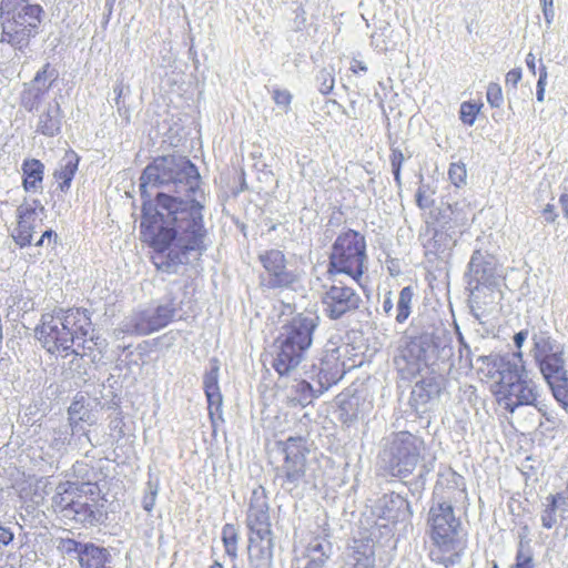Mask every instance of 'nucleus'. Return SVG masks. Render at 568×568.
Wrapping results in <instances>:
<instances>
[{
  "mask_svg": "<svg viewBox=\"0 0 568 568\" xmlns=\"http://www.w3.org/2000/svg\"><path fill=\"white\" fill-rule=\"evenodd\" d=\"M50 447L58 453H64L68 449H77L72 444V437L70 436L69 428L65 425L52 430Z\"/></svg>",
  "mask_w": 568,
  "mask_h": 568,
  "instance_id": "39",
  "label": "nucleus"
},
{
  "mask_svg": "<svg viewBox=\"0 0 568 568\" xmlns=\"http://www.w3.org/2000/svg\"><path fill=\"white\" fill-rule=\"evenodd\" d=\"M390 155H389V162L392 170H402L403 163L405 161V156L398 148H390Z\"/></svg>",
  "mask_w": 568,
  "mask_h": 568,
  "instance_id": "60",
  "label": "nucleus"
},
{
  "mask_svg": "<svg viewBox=\"0 0 568 568\" xmlns=\"http://www.w3.org/2000/svg\"><path fill=\"white\" fill-rule=\"evenodd\" d=\"M375 540L367 530L358 531L345 550L344 568H375Z\"/></svg>",
  "mask_w": 568,
  "mask_h": 568,
  "instance_id": "21",
  "label": "nucleus"
},
{
  "mask_svg": "<svg viewBox=\"0 0 568 568\" xmlns=\"http://www.w3.org/2000/svg\"><path fill=\"white\" fill-rule=\"evenodd\" d=\"M540 6L547 28H550L555 19L554 0H540Z\"/></svg>",
  "mask_w": 568,
  "mask_h": 568,
  "instance_id": "58",
  "label": "nucleus"
},
{
  "mask_svg": "<svg viewBox=\"0 0 568 568\" xmlns=\"http://www.w3.org/2000/svg\"><path fill=\"white\" fill-rule=\"evenodd\" d=\"M283 455L282 464L274 469V480L285 493L294 495L301 486L307 485L306 456L310 453L307 440L302 436H290L285 440L276 442Z\"/></svg>",
  "mask_w": 568,
  "mask_h": 568,
  "instance_id": "11",
  "label": "nucleus"
},
{
  "mask_svg": "<svg viewBox=\"0 0 568 568\" xmlns=\"http://www.w3.org/2000/svg\"><path fill=\"white\" fill-rule=\"evenodd\" d=\"M40 207L42 211L44 207L42 206L40 200H33L31 203L24 201L17 209V219L18 222L33 224L36 222V210Z\"/></svg>",
  "mask_w": 568,
  "mask_h": 568,
  "instance_id": "44",
  "label": "nucleus"
},
{
  "mask_svg": "<svg viewBox=\"0 0 568 568\" xmlns=\"http://www.w3.org/2000/svg\"><path fill=\"white\" fill-rule=\"evenodd\" d=\"M477 362L483 363L479 369H486V375L495 381L494 394L505 410L513 414L518 407L532 406L546 422L558 424L556 413L540 399L539 385L528 376L521 352L478 356Z\"/></svg>",
  "mask_w": 568,
  "mask_h": 568,
  "instance_id": "3",
  "label": "nucleus"
},
{
  "mask_svg": "<svg viewBox=\"0 0 568 568\" xmlns=\"http://www.w3.org/2000/svg\"><path fill=\"white\" fill-rule=\"evenodd\" d=\"M57 314L67 333L70 354L83 357L88 355V352L102 344L100 337L93 335L94 328L88 310L61 308L57 311Z\"/></svg>",
  "mask_w": 568,
  "mask_h": 568,
  "instance_id": "13",
  "label": "nucleus"
},
{
  "mask_svg": "<svg viewBox=\"0 0 568 568\" xmlns=\"http://www.w3.org/2000/svg\"><path fill=\"white\" fill-rule=\"evenodd\" d=\"M366 251H332L327 267V280L334 278L337 274H347L358 281L363 274L362 264Z\"/></svg>",
  "mask_w": 568,
  "mask_h": 568,
  "instance_id": "24",
  "label": "nucleus"
},
{
  "mask_svg": "<svg viewBox=\"0 0 568 568\" xmlns=\"http://www.w3.org/2000/svg\"><path fill=\"white\" fill-rule=\"evenodd\" d=\"M34 333L39 342L50 354H70L67 333L57 312L43 314Z\"/></svg>",
  "mask_w": 568,
  "mask_h": 568,
  "instance_id": "20",
  "label": "nucleus"
},
{
  "mask_svg": "<svg viewBox=\"0 0 568 568\" xmlns=\"http://www.w3.org/2000/svg\"><path fill=\"white\" fill-rule=\"evenodd\" d=\"M498 262L488 251H474L468 263V273L470 277L467 288L473 293L480 285H491L497 275Z\"/></svg>",
  "mask_w": 568,
  "mask_h": 568,
  "instance_id": "22",
  "label": "nucleus"
},
{
  "mask_svg": "<svg viewBox=\"0 0 568 568\" xmlns=\"http://www.w3.org/2000/svg\"><path fill=\"white\" fill-rule=\"evenodd\" d=\"M415 202L420 210L430 209L435 203L434 199L425 194L423 186L418 187L415 194Z\"/></svg>",
  "mask_w": 568,
  "mask_h": 568,
  "instance_id": "56",
  "label": "nucleus"
},
{
  "mask_svg": "<svg viewBox=\"0 0 568 568\" xmlns=\"http://www.w3.org/2000/svg\"><path fill=\"white\" fill-rule=\"evenodd\" d=\"M438 213L436 220L443 223L454 222L456 224H465L468 220V213L470 211L469 203L466 201H456L454 203H442V206L437 209Z\"/></svg>",
  "mask_w": 568,
  "mask_h": 568,
  "instance_id": "35",
  "label": "nucleus"
},
{
  "mask_svg": "<svg viewBox=\"0 0 568 568\" xmlns=\"http://www.w3.org/2000/svg\"><path fill=\"white\" fill-rule=\"evenodd\" d=\"M318 324L317 315L298 313L281 326L273 342L272 361L280 376H288L305 359Z\"/></svg>",
  "mask_w": 568,
  "mask_h": 568,
  "instance_id": "6",
  "label": "nucleus"
},
{
  "mask_svg": "<svg viewBox=\"0 0 568 568\" xmlns=\"http://www.w3.org/2000/svg\"><path fill=\"white\" fill-rule=\"evenodd\" d=\"M481 104L473 101H465L460 104L459 120L466 125H474Z\"/></svg>",
  "mask_w": 568,
  "mask_h": 568,
  "instance_id": "48",
  "label": "nucleus"
},
{
  "mask_svg": "<svg viewBox=\"0 0 568 568\" xmlns=\"http://www.w3.org/2000/svg\"><path fill=\"white\" fill-rule=\"evenodd\" d=\"M64 113L57 99L50 101L39 113L36 133L47 138H55L61 134Z\"/></svg>",
  "mask_w": 568,
  "mask_h": 568,
  "instance_id": "27",
  "label": "nucleus"
},
{
  "mask_svg": "<svg viewBox=\"0 0 568 568\" xmlns=\"http://www.w3.org/2000/svg\"><path fill=\"white\" fill-rule=\"evenodd\" d=\"M453 356L452 337L446 329L425 332L410 338L394 357L395 368L402 379L412 381Z\"/></svg>",
  "mask_w": 568,
  "mask_h": 568,
  "instance_id": "5",
  "label": "nucleus"
},
{
  "mask_svg": "<svg viewBox=\"0 0 568 568\" xmlns=\"http://www.w3.org/2000/svg\"><path fill=\"white\" fill-rule=\"evenodd\" d=\"M374 514L379 520L385 521L382 526L407 521L413 515L408 500L396 493L384 494L378 498Z\"/></svg>",
  "mask_w": 568,
  "mask_h": 568,
  "instance_id": "23",
  "label": "nucleus"
},
{
  "mask_svg": "<svg viewBox=\"0 0 568 568\" xmlns=\"http://www.w3.org/2000/svg\"><path fill=\"white\" fill-rule=\"evenodd\" d=\"M14 538L13 531L9 527H4L0 524V545L8 546Z\"/></svg>",
  "mask_w": 568,
  "mask_h": 568,
  "instance_id": "63",
  "label": "nucleus"
},
{
  "mask_svg": "<svg viewBox=\"0 0 568 568\" xmlns=\"http://www.w3.org/2000/svg\"><path fill=\"white\" fill-rule=\"evenodd\" d=\"M557 514L564 521L568 514V487L555 494H549L542 503L540 514L541 526L545 529H551L557 525Z\"/></svg>",
  "mask_w": 568,
  "mask_h": 568,
  "instance_id": "26",
  "label": "nucleus"
},
{
  "mask_svg": "<svg viewBox=\"0 0 568 568\" xmlns=\"http://www.w3.org/2000/svg\"><path fill=\"white\" fill-rule=\"evenodd\" d=\"M99 405L100 402L97 398L91 399L79 392L68 407V419H75L89 425H94L98 420L94 409Z\"/></svg>",
  "mask_w": 568,
  "mask_h": 568,
  "instance_id": "30",
  "label": "nucleus"
},
{
  "mask_svg": "<svg viewBox=\"0 0 568 568\" xmlns=\"http://www.w3.org/2000/svg\"><path fill=\"white\" fill-rule=\"evenodd\" d=\"M331 248H366L365 237L359 232L348 229L337 236Z\"/></svg>",
  "mask_w": 568,
  "mask_h": 568,
  "instance_id": "38",
  "label": "nucleus"
},
{
  "mask_svg": "<svg viewBox=\"0 0 568 568\" xmlns=\"http://www.w3.org/2000/svg\"><path fill=\"white\" fill-rule=\"evenodd\" d=\"M88 546V542H81L75 539L65 538L61 539L59 545V550L67 556H74L78 560H80L82 550Z\"/></svg>",
  "mask_w": 568,
  "mask_h": 568,
  "instance_id": "49",
  "label": "nucleus"
},
{
  "mask_svg": "<svg viewBox=\"0 0 568 568\" xmlns=\"http://www.w3.org/2000/svg\"><path fill=\"white\" fill-rule=\"evenodd\" d=\"M424 468L426 467L424 466ZM427 473L428 469H425L424 471H420L415 479H410L409 481L405 483L410 494H413L414 496H419L422 494V491L425 488Z\"/></svg>",
  "mask_w": 568,
  "mask_h": 568,
  "instance_id": "54",
  "label": "nucleus"
},
{
  "mask_svg": "<svg viewBox=\"0 0 568 568\" xmlns=\"http://www.w3.org/2000/svg\"><path fill=\"white\" fill-rule=\"evenodd\" d=\"M182 301L168 293L154 310H144L128 316L122 321L120 329L126 335L145 336L168 326L174 320L183 318Z\"/></svg>",
  "mask_w": 568,
  "mask_h": 568,
  "instance_id": "12",
  "label": "nucleus"
},
{
  "mask_svg": "<svg viewBox=\"0 0 568 568\" xmlns=\"http://www.w3.org/2000/svg\"><path fill=\"white\" fill-rule=\"evenodd\" d=\"M45 11L30 0H0V44L24 54L41 32Z\"/></svg>",
  "mask_w": 568,
  "mask_h": 568,
  "instance_id": "7",
  "label": "nucleus"
},
{
  "mask_svg": "<svg viewBox=\"0 0 568 568\" xmlns=\"http://www.w3.org/2000/svg\"><path fill=\"white\" fill-rule=\"evenodd\" d=\"M105 503L99 484L92 481L60 483L52 497L55 513L83 527H95L105 523Z\"/></svg>",
  "mask_w": 568,
  "mask_h": 568,
  "instance_id": "4",
  "label": "nucleus"
},
{
  "mask_svg": "<svg viewBox=\"0 0 568 568\" xmlns=\"http://www.w3.org/2000/svg\"><path fill=\"white\" fill-rule=\"evenodd\" d=\"M448 178L456 187H460L462 185L466 184V165L462 162L452 163L448 170Z\"/></svg>",
  "mask_w": 568,
  "mask_h": 568,
  "instance_id": "51",
  "label": "nucleus"
},
{
  "mask_svg": "<svg viewBox=\"0 0 568 568\" xmlns=\"http://www.w3.org/2000/svg\"><path fill=\"white\" fill-rule=\"evenodd\" d=\"M291 392L292 397L290 398V403L293 406L306 407L312 404L315 398L322 396L326 390H318V385L305 377L294 384Z\"/></svg>",
  "mask_w": 568,
  "mask_h": 568,
  "instance_id": "33",
  "label": "nucleus"
},
{
  "mask_svg": "<svg viewBox=\"0 0 568 568\" xmlns=\"http://www.w3.org/2000/svg\"><path fill=\"white\" fill-rule=\"evenodd\" d=\"M109 418V429H110V438L112 442L118 443L125 436V423L123 418V413L120 406H115L113 412L108 416Z\"/></svg>",
  "mask_w": 568,
  "mask_h": 568,
  "instance_id": "41",
  "label": "nucleus"
},
{
  "mask_svg": "<svg viewBox=\"0 0 568 568\" xmlns=\"http://www.w3.org/2000/svg\"><path fill=\"white\" fill-rule=\"evenodd\" d=\"M221 539L224 546L225 554L232 559L237 558L239 539L240 535L234 524H225L222 527Z\"/></svg>",
  "mask_w": 568,
  "mask_h": 568,
  "instance_id": "36",
  "label": "nucleus"
},
{
  "mask_svg": "<svg viewBox=\"0 0 568 568\" xmlns=\"http://www.w3.org/2000/svg\"><path fill=\"white\" fill-rule=\"evenodd\" d=\"M80 156L73 151L69 150L60 160L59 166L53 172V178L58 182L57 191L68 193L74 175L78 171Z\"/></svg>",
  "mask_w": 568,
  "mask_h": 568,
  "instance_id": "31",
  "label": "nucleus"
},
{
  "mask_svg": "<svg viewBox=\"0 0 568 568\" xmlns=\"http://www.w3.org/2000/svg\"><path fill=\"white\" fill-rule=\"evenodd\" d=\"M547 68L541 64L539 68V78L536 85V99L538 102H544L545 100V91L547 85Z\"/></svg>",
  "mask_w": 568,
  "mask_h": 568,
  "instance_id": "55",
  "label": "nucleus"
},
{
  "mask_svg": "<svg viewBox=\"0 0 568 568\" xmlns=\"http://www.w3.org/2000/svg\"><path fill=\"white\" fill-rule=\"evenodd\" d=\"M57 239H58L57 233L54 231H52L51 229H48L44 232H42V234L36 242L32 241V244H34V246H38V247H41L44 245L50 246L52 243L57 244Z\"/></svg>",
  "mask_w": 568,
  "mask_h": 568,
  "instance_id": "57",
  "label": "nucleus"
},
{
  "mask_svg": "<svg viewBox=\"0 0 568 568\" xmlns=\"http://www.w3.org/2000/svg\"><path fill=\"white\" fill-rule=\"evenodd\" d=\"M205 397L207 402V413L211 419V424L213 427L216 426L217 420L223 422L222 417V404L223 396L221 390L205 392Z\"/></svg>",
  "mask_w": 568,
  "mask_h": 568,
  "instance_id": "40",
  "label": "nucleus"
},
{
  "mask_svg": "<svg viewBox=\"0 0 568 568\" xmlns=\"http://www.w3.org/2000/svg\"><path fill=\"white\" fill-rule=\"evenodd\" d=\"M258 261L264 271L260 274L261 285L270 288L288 287L295 282V275L287 270L283 251H263Z\"/></svg>",
  "mask_w": 568,
  "mask_h": 568,
  "instance_id": "18",
  "label": "nucleus"
},
{
  "mask_svg": "<svg viewBox=\"0 0 568 568\" xmlns=\"http://www.w3.org/2000/svg\"><path fill=\"white\" fill-rule=\"evenodd\" d=\"M465 478L452 467L442 466L437 474L426 516L429 558L446 568L458 564L467 548V531L455 509L466 507Z\"/></svg>",
  "mask_w": 568,
  "mask_h": 568,
  "instance_id": "2",
  "label": "nucleus"
},
{
  "mask_svg": "<svg viewBox=\"0 0 568 568\" xmlns=\"http://www.w3.org/2000/svg\"><path fill=\"white\" fill-rule=\"evenodd\" d=\"M414 296L412 286H405L400 290L397 301L396 322L404 323L410 314V303Z\"/></svg>",
  "mask_w": 568,
  "mask_h": 568,
  "instance_id": "42",
  "label": "nucleus"
},
{
  "mask_svg": "<svg viewBox=\"0 0 568 568\" xmlns=\"http://www.w3.org/2000/svg\"><path fill=\"white\" fill-rule=\"evenodd\" d=\"M347 353L348 345L343 338L339 335L332 336L313 357L311 364L304 365V376L318 385V390L327 392L346 374L344 357Z\"/></svg>",
  "mask_w": 568,
  "mask_h": 568,
  "instance_id": "10",
  "label": "nucleus"
},
{
  "mask_svg": "<svg viewBox=\"0 0 568 568\" xmlns=\"http://www.w3.org/2000/svg\"><path fill=\"white\" fill-rule=\"evenodd\" d=\"M323 288L322 304L329 320H339L359 308L361 297L357 292L342 281L332 278L331 284H324Z\"/></svg>",
  "mask_w": 568,
  "mask_h": 568,
  "instance_id": "15",
  "label": "nucleus"
},
{
  "mask_svg": "<svg viewBox=\"0 0 568 568\" xmlns=\"http://www.w3.org/2000/svg\"><path fill=\"white\" fill-rule=\"evenodd\" d=\"M486 98L491 108H499L504 102L501 87L498 83L490 82L487 87Z\"/></svg>",
  "mask_w": 568,
  "mask_h": 568,
  "instance_id": "53",
  "label": "nucleus"
},
{
  "mask_svg": "<svg viewBox=\"0 0 568 568\" xmlns=\"http://www.w3.org/2000/svg\"><path fill=\"white\" fill-rule=\"evenodd\" d=\"M272 98L278 108H281L285 113L288 112L293 99V95L288 90L274 88L272 90Z\"/></svg>",
  "mask_w": 568,
  "mask_h": 568,
  "instance_id": "52",
  "label": "nucleus"
},
{
  "mask_svg": "<svg viewBox=\"0 0 568 568\" xmlns=\"http://www.w3.org/2000/svg\"><path fill=\"white\" fill-rule=\"evenodd\" d=\"M83 422L75 419H68V424L65 425L69 428L70 436L72 437V444L77 449H82L84 444H89L90 447H97L98 444L93 443L89 430H87L83 425Z\"/></svg>",
  "mask_w": 568,
  "mask_h": 568,
  "instance_id": "37",
  "label": "nucleus"
},
{
  "mask_svg": "<svg viewBox=\"0 0 568 568\" xmlns=\"http://www.w3.org/2000/svg\"><path fill=\"white\" fill-rule=\"evenodd\" d=\"M139 181L140 240L150 248H205L206 195L197 166L184 155L158 156Z\"/></svg>",
  "mask_w": 568,
  "mask_h": 568,
  "instance_id": "1",
  "label": "nucleus"
},
{
  "mask_svg": "<svg viewBox=\"0 0 568 568\" xmlns=\"http://www.w3.org/2000/svg\"><path fill=\"white\" fill-rule=\"evenodd\" d=\"M419 376L420 379L412 387L408 406L416 417L428 419L429 405L439 399L449 385L447 367H440L437 364Z\"/></svg>",
  "mask_w": 568,
  "mask_h": 568,
  "instance_id": "14",
  "label": "nucleus"
},
{
  "mask_svg": "<svg viewBox=\"0 0 568 568\" xmlns=\"http://www.w3.org/2000/svg\"><path fill=\"white\" fill-rule=\"evenodd\" d=\"M33 230V224L18 222L17 227L12 232V237L20 248L32 245Z\"/></svg>",
  "mask_w": 568,
  "mask_h": 568,
  "instance_id": "46",
  "label": "nucleus"
},
{
  "mask_svg": "<svg viewBox=\"0 0 568 568\" xmlns=\"http://www.w3.org/2000/svg\"><path fill=\"white\" fill-rule=\"evenodd\" d=\"M459 362L460 367L463 368H473V358H471V352L468 345L464 344L462 342V346L459 348Z\"/></svg>",
  "mask_w": 568,
  "mask_h": 568,
  "instance_id": "59",
  "label": "nucleus"
},
{
  "mask_svg": "<svg viewBox=\"0 0 568 568\" xmlns=\"http://www.w3.org/2000/svg\"><path fill=\"white\" fill-rule=\"evenodd\" d=\"M159 480H152L151 478L146 483V490L142 498V507L145 511L151 513L156 500L159 493Z\"/></svg>",
  "mask_w": 568,
  "mask_h": 568,
  "instance_id": "50",
  "label": "nucleus"
},
{
  "mask_svg": "<svg viewBox=\"0 0 568 568\" xmlns=\"http://www.w3.org/2000/svg\"><path fill=\"white\" fill-rule=\"evenodd\" d=\"M111 554L106 548L88 542L82 550L79 564L81 568H111Z\"/></svg>",
  "mask_w": 568,
  "mask_h": 568,
  "instance_id": "34",
  "label": "nucleus"
},
{
  "mask_svg": "<svg viewBox=\"0 0 568 568\" xmlns=\"http://www.w3.org/2000/svg\"><path fill=\"white\" fill-rule=\"evenodd\" d=\"M306 545L307 562L304 568H324L333 552V546L329 541V529L317 526L316 531L312 532Z\"/></svg>",
  "mask_w": 568,
  "mask_h": 568,
  "instance_id": "25",
  "label": "nucleus"
},
{
  "mask_svg": "<svg viewBox=\"0 0 568 568\" xmlns=\"http://www.w3.org/2000/svg\"><path fill=\"white\" fill-rule=\"evenodd\" d=\"M22 187L26 192H41L44 179V164L38 159H24L21 164Z\"/></svg>",
  "mask_w": 568,
  "mask_h": 568,
  "instance_id": "32",
  "label": "nucleus"
},
{
  "mask_svg": "<svg viewBox=\"0 0 568 568\" xmlns=\"http://www.w3.org/2000/svg\"><path fill=\"white\" fill-rule=\"evenodd\" d=\"M532 547H517L515 562L510 568H535Z\"/></svg>",
  "mask_w": 568,
  "mask_h": 568,
  "instance_id": "47",
  "label": "nucleus"
},
{
  "mask_svg": "<svg viewBox=\"0 0 568 568\" xmlns=\"http://www.w3.org/2000/svg\"><path fill=\"white\" fill-rule=\"evenodd\" d=\"M334 403L335 418L347 428L354 426L371 409L364 392L352 386L336 395Z\"/></svg>",
  "mask_w": 568,
  "mask_h": 568,
  "instance_id": "19",
  "label": "nucleus"
},
{
  "mask_svg": "<svg viewBox=\"0 0 568 568\" xmlns=\"http://www.w3.org/2000/svg\"><path fill=\"white\" fill-rule=\"evenodd\" d=\"M521 69L515 68L506 74V87L511 85L513 89L517 88L518 82L521 80Z\"/></svg>",
  "mask_w": 568,
  "mask_h": 568,
  "instance_id": "61",
  "label": "nucleus"
},
{
  "mask_svg": "<svg viewBox=\"0 0 568 568\" xmlns=\"http://www.w3.org/2000/svg\"><path fill=\"white\" fill-rule=\"evenodd\" d=\"M219 377H220V362L216 357H212L210 359V367L205 371L203 375V390L213 392L221 390L219 386Z\"/></svg>",
  "mask_w": 568,
  "mask_h": 568,
  "instance_id": "43",
  "label": "nucleus"
},
{
  "mask_svg": "<svg viewBox=\"0 0 568 568\" xmlns=\"http://www.w3.org/2000/svg\"><path fill=\"white\" fill-rule=\"evenodd\" d=\"M191 251H150V260L159 272L176 274L182 265L189 263Z\"/></svg>",
  "mask_w": 568,
  "mask_h": 568,
  "instance_id": "29",
  "label": "nucleus"
},
{
  "mask_svg": "<svg viewBox=\"0 0 568 568\" xmlns=\"http://www.w3.org/2000/svg\"><path fill=\"white\" fill-rule=\"evenodd\" d=\"M270 509L266 490L260 485L252 490L248 500L245 518L248 537H273Z\"/></svg>",
  "mask_w": 568,
  "mask_h": 568,
  "instance_id": "17",
  "label": "nucleus"
},
{
  "mask_svg": "<svg viewBox=\"0 0 568 568\" xmlns=\"http://www.w3.org/2000/svg\"><path fill=\"white\" fill-rule=\"evenodd\" d=\"M517 547H531V539L529 538V527L524 525L518 531Z\"/></svg>",
  "mask_w": 568,
  "mask_h": 568,
  "instance_id": "62",
  "label": "nucleus"
},
{
  "mask_svg": "<svg viewBox=\"0 0 568 568\" xmlns=\"http://www.w3.org/2000/svg\"><path fill=\"white\" fill-rule=\"evenodd\" d=\"M532 359L547 384L554 399L568 410V357L565 345L550 332L539 331L531 335Z\"/></svg>",
  "mask_w": 568,
  "mask_h": 568,
  "instance_id": "8",
  "label": "nucleus"
},
{
  "mask_svg": "<svg viewBox=\"0 0 568 568\" xmlns=\"http://www.w3.org/2000/svg\"><path fill=\"white\" fill-rule=\"evenodd\" d=\"M424 440L407 430L393 433L378 453L377 467L384 477L406 478L416 468Z\"/></svg>",
  "mask_w": 568,
  "mask_h": 568,
  "instance_id": "9",
  "label": "nucleus"
},
{
  "mask_svg": "<svg viewBox=\"0 0 568 568\" xmlns=\"http://www.w3.org/2000/svg\"><path fill=\"white\" fill-rule=\"evenodd\" d=\"M273 547V537H248V568H272Z\"/></svg>",
  "mask_w": 568,
  "mask_h": 568,
  "instance_id": "28",
  "label": "nucleus"
},
{
  "mask_svg": "<svg viewBox=\"0 0 568 568\" xmlns=\"http://www.w3.org/2000/svg\"><path fill=\"white\" fill-rule=\"evenodd\" d=\"M386 266L392 276H397L402 273V266L397 258H390L389 255L386 257Z\"/></svg>",
  "mask_w": 568,
  "mask_h": 568,
  "instance_id": "64",
  "label": "nucleus"
},
{
  "mask_svg": "<svg viewBox=\"0 0 568 568\" xmlns=\"http://www.w3.org/2000/svg\"><path fill=\"white\" fill-rule=\"evenodd\" d=\"M58 78V70L49 62L44 63L42 68L36 72L31 81L23 83L19 97L20 105L30 113L38 111L40 103Z\"/></svg>",
  "mask_w": 568,
  "mask_h": 568,
  "instance_id": "16",
  "label": "nucleus"
},
{
  "mask_svg": "<svg viewBox=\"0 0 568 568\" xmlns=\"http://www.w3.org/2000/svg\"><path fill=\"white\" fill-rule=\"evenodd\" d=\"M334 68H323L316 73L315 81L318 88V91L327 95L329 94L335 85V77H334Z\"/></svg>",
  "mask_w": 568,
  "mask_h": 568,
  "instance_id": "45",
  "label": "nucleus"
}]
</instances>
